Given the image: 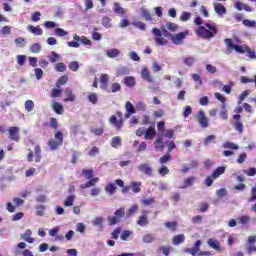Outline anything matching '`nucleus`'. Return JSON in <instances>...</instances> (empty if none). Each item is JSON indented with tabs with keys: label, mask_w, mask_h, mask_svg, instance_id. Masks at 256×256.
Listing matches in <instances>:
<instances>
[{
	"label": "nucleus",
	"mask_w": 256,
	"mask_h": 256,
	"mask_svg": "<svg viewBox=\"0 0 256 256\" xmlns=\"http://www.w3.org/2000/svg\"><path fill=\"white\" fill-rule=\"evenodd\" d=\"M208 245H209L212 249H219V247H220L219 241L214 240V239H209V240H208Z\"/></svg>",
	"instance_id": "3c124183"
},
{
	"label": "nucleus",
	"mask_w": 256,
	"mask_h": 256,
	"mask_svg": "<svg viewBox=\"0 0 256 256\" xmlns=\"http://www.w3.org/2000/svg\"><path fill=\"white\" fill-rule=\"evenodd\" d=\"M155 135H157V130H155V127L150 126L145 132L144 139L151 140Z\"/></svg>",
	"instance_id": "2eb2a0df"
},
{
	"label": "nucleus",
	"mask_w": 256,
	"mask_h": 256,
	"mask_svg": "<svg viewBox=\"0 0 256 256\" xmlns=\"http://www.w3.org/2000/svg\"><path fill=\"white\" fill-rule=\"evenodd\" d=\"M107 83H109V74H102L100 76V85H101V88H105L107 87Z\"/></svg>",
	"instance_id": "72a5a7b5"
},
{
	"label": "nucleus",
	"mask_w": 256,
	"mask_h": 256,
	"mask_svg": "<svg viewBox=\"0 0 256 256\" xmlns=\"http://www.w3.org/2000/svg\"><path fill=\"white\" fill-rule=\"evenodd\" d=\"M247 97H249V90H244L239 96V99H238L239 105H241V103H243V101H245Z\"/></svg>",
	"instance_id": "09e8293b"
},
{
	"label": "nucleus",
	"mask_w": 256,
	"mask_h": 256,
	"mask_svg": "<svg viewBox=\"0 0 256 256\" xmlns=\"http://www.w3.org/2000/svg\"><path fill=\"white\" fill-rule=\"evenodd\" d=\"M125 217V208H119L114 212V216L108 217V223L109 225H117L118 223H121V218Z\"/></svg>",
	"instance_id": "39448f33"
},
{
	"label": "nucleus",
	"mask_w": 256,
	"mask_h": 256,
	"mask_svg": "<svg viewBox=\"0 0 256 256\" xmlns=\"http://www.w3.org/2000/svg\"><path fill=\"white\" fill-rule=\"evenodd\" d=\"M195 33L198 37H202V39H211L215 37L213 35V32H209V30L203 26H199L196 30Z\"/></svg>",
	"instance_id": "6e6552de"
},
{
	"label": "nucleus",
	"mask_w": 256,
	"mask_h": 256,
	"mask_svg": "<svg viewBox=\"0 0 256 256\" xmlns=\"http://www.w3.org/2000/svg\"><path fill=\"white\" fill-rule=\"evenodd\" d=\"M31 21L37 23V21H41V12L36 11L31 15Z\"/></svg>",
	"instance_id": "6e6d98bb"
},
{
	"label": "nucleus",
	"mask_w": 256,
	"mask_h": 256,
	"mask_svg": "<svg viewBox=\"0 0 256 256\" xmlns=\"http://www.w3.org/2000/svg\"><path fill=\"white\" fill-rule=\"evenodd\" d=\"M106 55L110 59H115V57H119V55H121V51H119V49L112 48L106 51Z\"/></svg>",
	"instance_id": "4be33fe9"
},
{
	"label": "nucleus",
	"mask_w": 256,
	"mask_h": 256,
	"mask_svg": "<svg viewBox=\"0 0 256 256\" xmlns=\"http://www.w3.org/2000/svg\"><path fill=\"white\" fill-rule=\"evenodd\" d=\"M173 245H181V243H185V234H178L172 239Z\"/></svg>",
	"instance_id": "5701e85b"
},
{
	"label": "nucleus",
	"mask_w": 256,
	"mask_h": 256,
	"mask_svg": "<svg viewBox=\"0 0 256 256\" xmlns=\"http://www.w3.org/2000/svg\"><path fill=\"white\" fill-rule=\"evenodd\" d=\"M193 183H195V176H190L184 179L182 186H180V189H187V187H191Z\"/></svg>",
	"instance_id": "a211bd4d"
},
{
	"label": "nucleus",
	"mask_w": 256,
	"mask_h": 256,
	"mask_svg": "<svg viewBox=\"0 0 256 256\" xmlns=\"http://www.w3.org/2000/svg\"><path fill=\"white\" fill-rule=\"evenodd\" d=\"M124 85H126V87H135L136 85V81H135V77L133 76H126L124 78Z\"/></svg>",
	"instance_id": "a878e982"
},
{
	"label": "nucleus",
	"mask_w": 256,
	"mask_h": 256,
	"mask_svg": "<svg viewBox=\"0 0 256 256\" xmlns=\"http://www.w3.org/2000/svg\"><path fill=\"white\" fill-rule=\"evenodd\" d=\"M118 91H121V84L115 82L111 85V93H117Z\"/></svg>",
	"instance_id": "e2e57ef3"
},
{
	"label": "nucleus",
	"mask_w": 256,
	"mask_h": 256,
	"mask_svg": "<svg viewBox=\"0 0 256 256\" xmlns=\"http://www.w3.org/2000/svg\"><path fill=\"white\" fill-rule=\"evenodd\" d=\"M75 201V195H70L64 201V207H73V202Z\"/></svg>",
	"instance_id": "37998d69"
},
{
	"label": "nucleus",
	"mask_w": 256,
	"mask_h": 256,
	"mask_svg": "<svg viewBox=\"0 0 256 256\" xmlns=\"http://www.w3.org/2000/svg\"><path fill=\"white\" fill-rule=\"evenodd\" d=\"M196 120L203 129H207V127H209V119L205 116V112H203V110L199 111L198 118Z\"/></svg>",
	"instance_id": "9d476101"
},
{
	"label": "nucleus",
	"mask_w": 256,
	"mask_h": 256,
	"mask_svg": "<svg viewBox=\"0 0 256 256\" xmlns=\"http://www.w3.org/2000/svg\"><path fill=\"white\" fill-rule=\"evenodd\" d=\"M119 235H121V228H115L111 233V239H119Z\"/></svg>",
	"instance_id": "5fc2aeb1"
},
{
	"label": "nucleus",
	"mask_w": 256,
	"mask_h": 256,
	"mask_svg": "<svg viewBox=\"0 0 256 256\" xmlns=\"http://www.w3.org/2000/svg\"><path fill=\"white\" fill-rule=\"evenodd\" d=\"M244 27H256V21L255 20H249V19H244L242 21Z\"/></svg>",
	"instance_id": "603ef678"
},
{
	"label": "nucleus",
	"mask_w": 256,
	"mask_h": 256,
	"mask_svg": "<svg viewBox=\"0 0 256 256\" xmlns=\"http://www.w3.org/2000/svg\"><path fill=\"white\" fill-rule=\"evenodd\" d=\"M214 9L217 15H220V17H223V15H225V6H223V4L215 3Z\"/></svg>",
	"instance_id": "b1692460"
},
{
	"label": "nucleus",
	"mask_w": 256,
	"mask_h": 256,
	"mask_svg": "<svg viewBox=\"0 0 256 256\" xmlns=\"http://www.w3.org/2000/svg\"><path fill=\"white\" fill-rule=\"evenodd\" d=\"M65 95H66V98L64 99V103H67V102H73L75 101V94H73V91L71 90V88H66L65 89Z\"/></svg>",
	"instance_id": "412c9836"
},
{
	"label": "nucleus",
	"mask_w": 256,
	"mask_h": 256,
	"mask_svg": "<svg viewBox=\"0 0 256 256\" xmlns=\"http://www.w3.org/2000/svg\"><path fill=\"white\" fill-rule=\"evenodd\" d=\"M137 225H139V227H147V225H149V216L146 210H144L143 214L138 218Z\"/></svg>",
	"instance_id": "9b49d317"
},
{
	"label": "nucleus",
	"mask_w": 256,
	"mask_h": 256,
	"mask_svg": "<svg viewBox=\"0 0 256 256\" xmlns=\"http://www.w3.org/2000/svg\"><path fill=\"white\" fill-rule=\"evenodd\" d=\"M116 115H112L109 119V122L111 125H114V127L117 129V131H120L123 127V113L117 111ZM118 117V119H117Z\"/></svg>",
	"instance_id": "423d86ee"
},
{
	"label": "nucleus",
	"mask_w": 256,
	"mask_h": 256,
	"mask_svg": "<svg viewBox=\"0 0 256 256\" xmlns=\"http://www.w3.org/2000/svg\"><path fill=\"white\" fill-rule=\"evenodd\" d=\"M16 45H19L20 47H25L27 45V41H25V38L23 37H18L15 39Z\"/></svg>",
	"instance_id": "680f3d73"
},
{
	"label": "nucleus",
	"mask_w": 256,
	"mask_h": 256,
	"mask_svg": "<svg viewBox=\"0 0 256 256\" xmlns=\"http://www.w3.org/2000/svg\"><path fill=\"white\" fill-rule=\"evenodd\" d=\"M131 235H133V232H131L129 230H124L120 236V239L122 241H127V239H129L131 237Z\"/></svg>",
	"instance_id": "49530a36"
},
{
	"label": "nucleus",
	"mask_w": 256,
	"mask_h": 256,
	"mask_svg": "<svg viewBox=\"0 0 256 256\" xmlns=\"http://www.w3.org/2000/svg\"><path fill=\"white\" fill-rule=\"evenodd\" d=\"M24 107H25L26 111L31 113V111H33V109H35V103L33 102V100H26Z\"/></svg>",
	"instance_id": "c9c22d12"
},
{
	"label": "nucleus",
	"mask_w": 256,
	"mask_h": 256,
	"mask_svg": "<svg viewBox=\"0 0 256 256\" xmlns=\"http://www.w3.org/2000/svg\"><path fill=\"white\" fill-rule=\"evenodd\" d=\"M103 216H98L92 220V225L94 227H100L101 230H103Z\"/></svg>",
	"instance_id": "c85d7f7f"
},
{
	"label": "nucleus",
	"mask_w": 256,
	"mask_h": 256,
	"mask_svg": "<svg viewBox=\"0 0 256 256\" xmlns=\"http://www.w3.org/2000/svg\"><path fill=\"white\" fill-rule=\"evenodd\" d=\"M88 100L90 103H92V105H97V103L99 102V97L96 93H90L88 95Z\"/></svg>",
	"instance_id": "79ce46f5"
},
{
	"label": "nucleus",
	"mask_w": 256,
	"mask_h": 256,
	"mask_svg": "<svg viewBox=\"0 0 256 256\" xmlns=\"http://www.w3.org/2000/svg\"><path fill=\"white\" fill-rule=\"evenodd\" d=\"M249 221H251V218L247 215H243L238 218V223L240 225H247L249 224Z\"/></svg>",
	"instance_id": "c03bdc74"
},
{
	"label": "nucleus",
	"mask_w": 256,
	"mask_h": 256,
	"mask_svg": "<svg viewBox=\"0 0 256 256\" xmlns=\"http://www.w3.org/2000/svg\"><path fill=\"white\" fill-rule=\"evenodd\" d=\"M240 81L243 84L254 83L255 86H256V75L254 76V78H249L247 76H242V77H240Z\"/></svg>",
	"instance_id": "58836bf2"
},
{
	"label": "nucleus",
	"mask_w": 256,
	"mask_h": 256,
	"mask_svg": "<svg viewBox=\"0 0 256 256\" xmlns=\"http://www.w3.org/2000/svg\"><path fill=\"white\" fill-rule=\"evenodd\" d=\"M141 182H131L130 189H132L133 193H141Z\"/></svg>",
	"instance_id": "7c9ffc66"
},
{
	"label": "nucleus",
	"mask_w": 256,
	"mask_h": 256,
	"mask_svg": "<svg viewBox=\"0 0 256 256\" xmlns=\"http://www.w3.org/2000/svg\"><path fill=\"white\" fill-rule=\"evenodd\" d=\"M141 77L144 81H148V83H153V77H151V73H149V69L143 68L141 72Z\"/></svg>",
	"instance_id": "6ab92c4d"
},
{
	"label": "nucleus",
	"mask_w": 256,
	"mask_h": 256,
	"mask_svg": "<svg viewBox=\"0 0 256 256\" xmlns=\"http://www.w3.org/2000/svg\"><path fill=\"white\" fill-rule=\"evenodd\" d=\"M111 147H114L115 149H117L118 147H121V137L119 136L113 137L111 140Z\"/></svg>",
	"instance_id": "ea45409f"
},
{
	"label": "nucleus",
	"mask_w": 256,
	"mask_h": 256,
	"mask_svg": "<svg viewBox=\"0 0 256 256\" xmlns=\"http://www.w3.org/2000/svg\"><path fill=\"white\" fill-rule=\"evenodd\" d=\"M27 30L33 35H43V29L40 26L28 25Z\"/></svg>",
	"instance_id": "f3484780"
},
{
	"label": "nucleus",
	"mask_w": 256,
	"mask_h": 256,
	"mask_svg": "<svg viewBox=\"0 0 256 256\" xmlns=\"http://www.w3.org/2000/svg\"><path fill=\"white\" fill-rule=\"evenodd\" d=\"M154 144H155L156 151H163L165 149V144L163 143L162 138H157Z\"/></svg>",
	"instance_id": "473e14b6"
},
{
	"label": "nucleus",
	"mask_w": 256,
	"mask_h": 256,
	"mask_svg": "<svg viewBox=\"0 0 256 256\" xmlns=\"http://www.w3.org/2000/svg\"><path fill=\"white\" fill-rule=\"evenodd\" d=\"M225 43L227 45L229 53H232L233 51H236V53H240V55L245 54V51L247 49V45H244V46L237 45V44L233 43L232 39H229V38L225 39Z\"/></svg>",
	"instance_id": "20e7f679"
},
{
	"label": "nucleus",
	"mask_w": 256,
	"mask_h": 256,
	"mask_svg": "<svg viewBox=\"0 0 256 256\" xmlns=\"http://www.w3.org/2000/svg\"><path fill=\"white\" fill-rule=\"evenodd\" d=\"M34 161L35 163H41V146L36 145L34 148Z\"/></svg>",
	"instance_id": "cd10ccee"
},
{
	"label": "nucleus",
	"mask_w": 256,
	"mask_h": 256,
	"mask_svg": "<svg viewBox=\"0 0 256 256\" xmlns=\"http://www.w3.org/2000/svg\"><path fill=\"white\" fill-rule=\"evenodd\" d=\"M184 63L188 66V67H191L194 65L195 63V57H186L184 59Z\"/></svg>",
	"instance_id": "338daca9"
},
{
	"label": "nucleus",
	"mask_w": 256,
	"mask_h": 256,
	"mask_svg": "<svg viewBox=\"0 0 256 256\" xmlns=\"http://www.w3.org/2000/svg\"><path fill=\"white\" fill-rule=\"evenodd\" d=\"M138 171H140L141 173H144V175H148V177H151L153 175V169L147 163L140 164L138 166Z\"/></svg>",
	"instance_id": "f8f14e48"
},
{
	"label": "nucleus",
	"mask_w": 256,
	"mask_h": 256,
	"mask_svg": "<svg viewBox=\"0 0 256 256\" xmlns=\"http://www.w3.org/2000/svg\"><path fill=\"white\" fill-rule=\"evenodd\" d=\"M54 69L58 73H65V71H67V65H65V63L63 62H58L57 64H55Z\"/></svg>",
	"instance_id": "c756f323"
},
{
	"label": "nucleus",
	"mask_w": 256,
	"mask_h": 256,
	"mask_svg": "<svg viewBox=\"0 0 256 256\" xmlns=\"http://www.w3.org/2000/svg\"><path fill=\"white\" fill-rule=\"evenodd\" d=\"M166 27H167L168 31H171L172 33L179 31V25H177L176 23H173V22H167Z\"/></svg>",
	"instance_id": "f704fd0d"
},
{
	"label": "nucleus",
	"mask_w": 256,
	"mask_h": 256,
	"mask_svg": "<svg viewBox=\"0 0 256 256\" xmlns=\"http://www.w3.org/2000/svg\"><path fill=\"white\" fill-rule=\"evenodd\" d=\"M114 13H116L117 15H125V9L121 7V4L116 2L114 3Z\"/></svg>",
	"instance_id": "4c0bfd02"
},
{
	"label": "nucleus",
	"mask_w": 256,
	"mask_h": 256,
	"mask_svg": "<svg viewBox=\"0 0 256 256\" xmlns=\"http://www.w3.org/2000/svg\"><path fill=\"white\" fill-rule=\"evenodd\" d=\"M249 203H253L254 201H256V187H253L251 189V196L248 199Z\"/></svg>",
	"instance_id": "774afa93"
},
{
	"label": "nucleus",
	"mask_w": 256,
	"mask_h": 256,
	"mask_svg": "<svg viewBox=\"0 0 256 256\" xmlns=\"http://www.w3.org/2000/svg\"><path fill=\"white\" fill-rule=\"evenodd\" d=\"M31 235H33V231H31V229H27L25 231V233L20 235V237H21V239L26 241V243H34L35 239L33 237H31Z\"/></svg>",
	"instance_id": "4468645a"
},
{
	"label": "nucleus",
	"mask_w": 256,
	"mask_h": 256,
	"mask_svg": "<svg viewBox=\"0 0 256 256\" xmlns=\"http://www.w3.org/2000/svg\"><path fill=\"white\" fill-rule=\"evenodd\" d=\"M50 63H57V61L61 60V56H59V54H57V52L52 51L51 52V56L48 57Z\"/></svg>",
	"instance_id": "e433bc0d"
},
{
	"label": "nucleus",
	"mask_w": 256,
	"mask_h": 256,
	"mask_svg": "<svg viewBox=\"0 0 256 256\" xmlns=\"http://www.w3.org/2000/svg\"><path fill=\"white\" fill-rule=\"evenodd\" d=\"M125 109H126L125 119H129L131 115H135V113L137 112L135 110V107L133 106V103H131V101L126 102Z\"/></svg>",
	"instance_id": "ddd939ff"
},
{
	"label": "nucleus",
	"mask_w": 256,
	"mask_h": 256,
	"mask_svg": "<svg viewBox=\"0 0 256 256\" xmlns=\"http://www.w3.org/2000/svg\"><path fill=\"white\" fill-rule=\"evenodd\" d=\"M67 81H69V76L67 75L61 76L56 82V87H61V85L67 84Z\"/></svg>",
	"instance_id": "a19ab883"
},
{
	"label": "nucleus",
	"mask_w": 256,
	"mask_h": 256,
	"mask_svg": "<svg viewBox=\"0 0 256 256\" xmlns=\"http://www.w3.org/2000/svg\"><path fill=\"white\" fill-rule=\"evenodd\" d=\"M73 39H74V41H78L79 43H82L83 45H91V40H89L85 36L80 37L79 35L74 34Z\"/></svg>",
	"instance_id": "aec40b11"
},
{
	"label": "nucleus",
	"mask_w": 256,
	"mask_h": 256,
	"mask_svg": "<svg viewBox=\"0 0 256 256\" xmlns=\"http://www.w3.org/2000/svg\"><path fill=\"white\" fill-rule=\"evenodd\" d=\"M31 53H40L41 45L39 43H35L30 47Z\"/></svg>",
	"instance_id": "bf43d9fd"
},
{
	"label": "nucleus",
	"mask_w": 256,
	"mask_h": 256,
	"mask_svg": "<svg viewBox=\"0 0 256 256\" xmlns=\"http://www.w3.org/2000/svg\"><path fill=\"white\" fill-rule=\"evenodd\" d=\"M166 32H167V30L163 27L161 29H159V28L152 29V34L155 37L154 39H155L156 45L163 46V45H167V43H169V41L163 37V35Z\"/></svg>",
	"instance_id": "f03ea898"
},
{
	"label": "nucleus",
	"mask_w": 256,
	"mask_h": 256,
	"mask_svg": "<svg viewBox=\"0 0 256 256\" xmlns=\"http://www.w3.org/2000/svg\"><path fill=\"white\" fill-rule=\"evenodd\" d=\"M27 59V56L25 55H18L17 56V63L20 65V67H23L25 65V60Z\"/></svg>",
	"instance_id": "69168bd1"
},
{
	"label": "nucleus",
	"mask_w": 256,
	"mask_h": 256,
	"mask_svg": "<svg viewBox=\"0 0 256 256\" xmlns=\"http://www.w3.org/2000/svg\"><path fill=\"white\" fill-rule=\"evenodd\" d=\"M165 227H167V229H171L173 232L177 231V222L173 221V222H166Z\"/></svg>",
	"instance_id": "8fccbe9b"
},
{
	"label": "nucleus",
	"mask_w": 256,
	"mask_h": 256,
	"mask_svg": "<svg viewBox=\"0 0 256 256\" xmlns=\"http://www.w3.org/2000/svg\"><path fill=\"white\" fill-rule=\"evenodd\" d=\"M50 127L55 129L54 138L48 140V147L51 151H57L63 145V132L59 131V123L57 118H50Z\"/></svg>",
	"instance_id": "f257e3e1"
},
{
	"label": "nucleus",
	"mask_w": 256,
	"mask_h": 256,
	"mask_svg": "<svg viewBox=\"0 0 256 256\" xmlns=\"http://www.w3.org/2000/svg\"><path fill=\"white\" fill-rule=\"evenodd\" d=\"M52 109L55 111V113H57V115H63V111H65V109H63V105H61L59 102H54Z\"/></svg>",
	"instance_id": "bb28decb"
},
{
	"label": "nucleus",
	"mask_w": 256,
	"mask_h": 256,
	"mask_svg": "<svg viewBox=\"0 0 256 256\" xmlns=\"http://www.w3.org/2000/svg\"><path fill=\"white\" fill-rule=\"evenodd\" d=\"M93 169H83L82 175L86 177V179H93Z\"/></svg>",
	"instance_id": "de8ad7c7"
},
{
	"label": "nucleus",
	"mask_w": 256,
	"mask_h": 256,
	"mask_svg": "<svg viewBox=\"0 0 256 256\" xmlns=\"http://www.w3.org/2000/svg\"><path fill=\"white\" fill-rule=\"evenodd\" d=\"M144 243H153L155 241V238L153 237V234H146L143 237Z\"/></svg>",
	"instance_id": "0e129e2a"
},
{
	"label": "nucleus",
	"mask_w": 256,
	"mask_h": 256,
	"mask_svg": "<svg viewBox=\"0 0 256 256\" xmlns=\"http://www.w3.org/2000/svg\"><path fill=\"white\" fill-rule=\"evenodd\" d=\"M105 191L106 193H109V195H115L117 191V186L113 183H109L108 185H106Z\"/></svg>",
	"instance_id": "2f4dec72"
},
{
	"label": "nucleus",
	"mask_w": 256,
	"mask_h": 256,
	"mask_svg": "<svg viewBox=\"0 0 256 256\" xmlns=\"http://www.w3.org/2000/svg\"><path fill=\"white\" fill-rule=\"evenodd\" d=\"M168 161H171V154H165L159 159V163L161 165H165V163H167Z\"/></svg>",
	"instance_id": "13d9d810"
},
{
	"label": "nucleus",
	"mask_w": 256,
	"mask_h": 256,
	"mask_svg": "<svg viewBox=\"0 0 256 256\" xmlns=\"http://www.w3.org/2000/svg\"><path fill=\"white\" fill-rule=\"evenodd\" d=\"M98 181L99 178H90L88 182L80 186V189H89V187H95Z\"/></svg>",
	"instance_id": "dca6fc26"
},
{
	"label": "nucleus",
	"mask_w": 256,
	"mask_h": 256,
	"mask_svg": "<svg viewBox=\"0 0 256 256\" xmlns=\"http://www.w3.org/2000/svg\"><path fill=\"white\" fill-rule=\"evenodd\" d=\"M223 173H225V166L218 167L213 171L212 175L207 176V178L204 180V185H206V187H211L213 182L216 179H219L220 175H223Z\"/></svg>",
	"instance_id": "7ed1b4c3"
},
{
	"label": "nucleus",
	"mask_w": 256,
	"mask_h": 256,
	"mask_svg": "<svg viewBox=\"0 0 256 256\" xmlns=\"http://www.w3.org/2000/svg\"><path fill=\"white\" fill-rule=\"evenodd\" d=\"M9 133V139L11 141H16V143H19L21 136L19 135V127L12 126L8 129Z\"/></svg>",
	"instance_id": "1a4fd4ad"
},
{
	"label": "nucleus",
	"mask_w": 256,
	"mask_h": 256,
	"mask_svg": "<svg viewBox=\"0 0 256 256\" xmlns=\"http://www.w3.org/2000/svg\"><path fill=\"white\" fill-rule=\"evenodd\" d=\"M189 19H191V12H187V11H184L182 12L181 16H180V21H189Z\"/></svg>",
	"instance_id": "864d4df0"
},
{
	"label": "nucleus",
	"mask_w": 256,
	"mask_h": 256,
	"mask_svg": "<svg viewBox=\"0 0 256 256\" xmlns=\"http://www.w3.org/2000/svg\"><path fill=\"white\" fill-rule=\"evenodd\" d=\"M245 175H248V177H255L256 175V168L251 167L248 170H244Z\"/></svg>",
	"instance_id": "052dcab7"
},
{
	"label": "nucleus",
	"mask_w": 256,
	"mask_h": 256,
	"mask_svg": "<svg viewBox=\"0 0 256 256\" xmlns=\"http://www.w3.org/2000/svg\"><path fill=\"white\" fill-rule=\"evenodd\" d=\"M68 69H70V71L76 72L79 71V62L77 61H72L68 64Z\"/></svg>",
	"instance_id": "a18cd8bd"
},
{
	"label": "nucleus",
	"mask_w": 256,
	"mask_h": 256,
	"mask_svg": "<svg viewBox=\"0 0 256 256\" xmlns=\"http://www.w3.org/2000/svg\"><path fill=\"white\" fill-rule=\"evenodd\" d=\"M141 16L145 21H153V15H151V12L148 9L141 8Z\"/></svg>",
	"instance_id": "393cba45"
},
{
	"label": "nucleus",
	"mask_w": 256,
	"mask_h": 256,
	"mask_svg": "<svg viewBox=\"0 0 256 256\" xmlns=\"http://www.w3.org/2000/svg\"><path fill=\"white\" fill-rule=\"evenodd\" d=\"M225 148L226 149H232L233 151H237V149H239V145H237L233 142H226L225 143Z\"/></svg>",
	"instance_id": "4d7b16f0"
},
{
	"label": "nucleus",
	"mask_w": 256,
	"mask_h": 256,
	"mask_svg": "<svg viewBox=\"0 0 256 256\" xmlns=\"http://www.w3.org/2000/svg\"><path fill=\"white\" fill-rule=\"evenodd\" d=\"M187 35H189V31L172 34L171 41L174 45H183V41H185V37H187Z\"/></svg>",
	"instance_id": "0eeeda50"
}]
</instances>
